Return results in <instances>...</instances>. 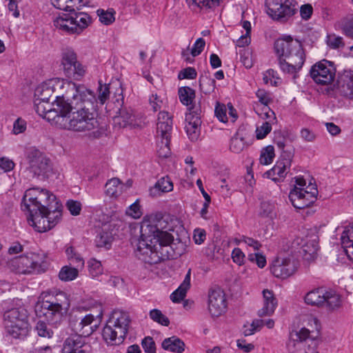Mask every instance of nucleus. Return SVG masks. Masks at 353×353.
Here are the masks:
<instances>
[{
    "instance_id": "obj_1",
    "label": "nucleus",
    "mask_w": 353,
    "mask_h": 353,
    "mask_svg": "<svg viewBox=\"0 0 353 353\" xmlns=\"http://www.w3.org/2000/svg\"><path fill=\"white\" fill-rule=\"evenodd\" d=\"M274 50L279 56L280 68L283 72L294 74L303 67L305 56L299 41L293 40L290 36L279 39L274 43Z\"/></svg>"
},
{
    "instance_id": "obj_2",
    "label": "nucleus",
    "mask_w": 353,
    "mask_h": 353,
    "mask_svg": "<svg viewBox=\"0 0 353 353\" xmlns=\"http://www.w3.org/2000/svg\"><path fill=\"white\" fill-rule=\"evenodd\" d=\"M139 228L142 238L153 236L161 247H170L173 249V236L168 232L170 226L168 216L157 213L150 216H145L141 224H134V230Z\"/></svg>"
},
{
    "instance_id": "obj_3",
    "label": "nucleus",
    "mask_w": 353,
    "mask_h": 353,
    "mask_svg": "<svg viewBox=\"0 0 353 353\" xmlns=\"http://www.w3.org/2000/svg\"><path fill=\"white\" fill-rule=\"evenodd\" d=\"M57 120V128L79 132L95 130L99 125L94 110H74L70 113L63 112Z\"/></svg>"
},
{
    "instance_id": "obj_4",
    "label": "nucleus",
    "mask_w": 353,
    "mask_h": 353,
    "mask_svg": "<svg viewBox=\"0 0 353 353\" xmlns=\"http://www.w3.org/2000/svg\"><path fill=\"white\" fill-rule=\"evenodd\" d=\"M43 301L40 303L39 316H43L52 325L59 323L70 307V300L63 292L55 294H42Z\"/></svg>"
},
{
    "instance_id": "obj_5",
    "label": "nucleus",
    "mask_w": 353,
    "mask_h": 353,
    "mask_svg": "<svg viewBox=\"0 0 353 353\" xmlns=\"http://www.w3.org/2000/svg\"><path fill=\"white\" fill-rule=\"evenodd\" d=\"M61 97L63 107L67 108L65 113H70L73 110H95L96 96L83 85L73 83L70 90Z\"/></svg>"
},
{
    "instance_id": "obj_6",
    "label": "nucleus",
    "mask_w": 353,
    "mask_h": 353,
    "mask_svg": "<svg viewBox=\"0 0 353 353\" xmlns=\"http://www.w3.org/2000/svg\"><path fill=\"white\" fill-rule=\"evenodd\" d=\"M130 321L128 313L122 310L113 311L103 329V339L107 344H121L126 336Z\"/></svg>"
},
{
    "instance_id": "obj_7",
    "label": "nucleus",
    "mask_w": 353,
    "mask_h": 353,
    "mask_svg": "<svg viewBox=\"0 0 353 353\" xmlns=\"http://www.w3.org/2000/svg\"><path fill=\"white\" fill-rule=\"evenodd\" d=\"M319 332L303 327L290 332L287 348L290 353H318Z\"/></svg>"
},
{
    "instance_id": "obj_8",
    "label": "nucleus",
    "mask_w": 353,
    "mask_h": 353,
    "mask_svg": "<svg viewBox=\"0 0 353 353\" xmlns=\"http://www.w3.org/2000/svg\"><path fill=\"white\" fill-rule=\"evenodd\" d=\"M67 11L70 13L63 14L53 21L54 27L62 33L79 34L91 23V18L87 13L78 12L75 8Z\"/></svg>"
},
{
    "instance_id": "obj_9",
    "label": "nucleus",
    "mask_w": 353,
    "mask_h": 353,
    "mask_svg": "<svg viewBox=\"0 0 353 353\" xmlns=\"http://www.w3.org/2000/svg\"><path fill=\"white\" fill-rule=\"evenodd\" d=\"M55 200L56 196L48 190L32 188L25 192L21 208L23 210L32 212L45 210Z\"/></svg>"
},
{
    "instance_id": "obj_10",
    "label": "nucleus",
    "mask_w": 353,
    "mask_h": 353,
    "mask_svg": "<svg viewBox=\"0 0 353 353\" xmlns=\"http://www.w3.org/2000/svg\"><path fill=\"white\" fill-rule=\"evenodd\" d=\"M27 313L23 308H12L3 314L4 327L8 334L14 339L26 336L28 332Z\"/></svg>"
},
{
    "instance_id": "obj_11",
    "label": "nucleus",
    "mask_w": 353,
    "mask_h": 353,
    "mask_svg": "<svg viewBox=\"0 0 353 353\" xmlns=\"http://www.w3.org/2000/svg\"><path fill=\"white\" fill-rule=\"evenodd\" d=\"M296 183L300 187H295L289 194V199L296 209H304L310 206L316 199L318 190L315 185H310V191L303 188L305 185V180L303 177H296Z\"/></svg>"
},
{
    "instance_id": "obj_12",
    "label": "nucleus",
    "mask_w": 353,
    "mask_h": 353,
    "mask_svg": "<svg viewBox=\"0 0 353 353\" xmlns=\"http://www.w3.org/2000/svg\"><path fill=\"white\" fill-rule=\"evenodd\" d=\"M34 108L40 117L47 119L56 127L58 118H61L63 112L65 111L63 109H67L63 107L61 96L55 97V99L52 103L34 99Z\"/></svg>"
},
{
    "instance_id": "obj_13",
    "label": "nucleus",
    "mask_w": 353,
    "mask_h": 353,
    "mask_svg": "<svg viewBox=\"0 0 353 353\" xmlns=\"http://www.w3.org/2000/svg\"><path fill=\"white\" fill-rule=\"evenodd\" d=\"M28 169L36 176L48 177L52 171L50 160L39 150L31 148L27 151Z\"/></svg>"
},
{
    "instance_id": "obj_14",
    "label": "nucleus",
    "mask_w": 353,
    "mask_h": 353,
    "mask_svg": "<svg viewBox=\"0 0 353 353\" xmlns=\"http://www.w3.org/2000/svg\"><path fill=\"white\" fill-rule=\"evenodd\" d=\"M267 13L275 20L287 19L296 10L297 3L294 0H267Z\"/></svg>"
},
{
    "instance_id": "obj_15",
    "label": "nucleus",
    "mask_w": 353,
    "mask_h": 353,
    "mask_svg": "<svg viewBox=\"0 0 353 353\" xmlns=\"http://www.w3.org/2000/svg\"><path fill=\"white\" fill-rule=\"evenodd\" d=\"M102 310H99V313L94 316L92 314H88L83 317L77 318L76 316H72L70 321V325L72 327L74 332L76 333L75 335H79L81 337L90 336L97 327L95 324H92L94 321L99 323L102 318Z\"/></svg>"
},
{
    "instance_id": "obj_16",
    "label": "nucleus",
    "mask_w": 353,
    "mask_h": 353,
    "mask_svg": "<svg viewBox=\"0 0 353 353\" xmlns=\"http://www.w3.org/2000/svg\"><path fill=\"white\" fill-rule=\"evenodd\" d=\"M310 76L318 84L329 85L335 79L336 68L333 63L324 59L312 65Z\"/></svg>"
},
{
    "instance_id": "obj_17",
    "label": "nucleus",
    "mask_w": 353,
    "mask_h": 353,
    "mask_svg": "<svg viewBox=\"0 0 353 353\" xmlns=\"http://www.w3.org/2000/svg\"><path fill=\"white\" fill-rule=\"evenodd\" d=\"M61 63L68 78L79 80L85 73L84 67L77 61V54L72 49L67 48L63 51Z\"/></svg>"
},
{
    "instance_id": "obj_18",
    "label": "nucleus",
    "mask_w": 353,
    "mask_h": 353,
    "mask_svg": "<svg viewBox=\"0 0 353 353\" xmlns=\"http://www.w3.org/2000/svg\"><path fill=\"white\" fill-rule=\"evenodd\" d=\"M100 221H102L101 230L99 232H98V234L96 236V245L99 248L104 247L109 249L111 246L113 236L118 230L120 221L114 219H110L108 216H103Z\"/></svg>"
},
{
    "instance_id": "obj_19",
    "label": "nucleus",
    "mask_w": 353,
    "mask_h": 353,
    "mask_svg": "<svg viewBox=\"0 0 353 353\" xmlns=\"http://www.w3.org/2000/svg\"><path fill=\"white\" fill-rule=\"evenodd\" d=\"M202 110L200 104H194L188 108V112L185 115V129L189 139L196 141L200 135L201 124Z\"/></svg>"
},
{
    "instance_id": "obj_20",
    "label": "nucleus",
    "mask_w": 353,
    "mask_h": 353,
    "mask_svg": "<svg viewBox=\"0 0 353 353\" xmlns=\"http://www.w3.org/2000/svg\"><path fill=\"white\" fill-rule=\"evenodd\" d=\"M39 255L30 254L23 255L12 259L8 263L9 268L19 274H30L37 270L40 266V261L38 260Z\"/></svg>"
},
{
    "instance_id": "obj_21",
    "label": "nucleus",
    "mask_w": 353,
    "mask_h": 353,
    "mask_svg": "<svg viewBox=\"0 0 353 353\" xmlns=\"http://www.w3.org/2000/svg\"><path fill=\"white\" fill-rule=\"evenodd\" d=\"M293 156L292 152L283 151L274 166L265 172L267 177L275 182L283 181L290 170Z\"/></svg>"
},
{
    "instance_id": "obj_22",
    "label": "nucleus",
    "mask_w": 353,
    "mask_h": 353,
    "mask_svg": "<svg viewBox=\"0 0 353 353\" xmlns=\"http://www.w3.org/2000/svg\"><path fill=\"white\" fill-rule=\"evenodd\" d=\"M298 261L293 258L278 257L273 261L270 270L274 276L286 279L294 274L298 268Z\"/></svg>"
},
{
    "instance_id": "obj_23",
    "label": "nucleus",
    "mask_w": 353,
    "mask_h": 353,
    "mask_svg": "<svg viewBox=\"0 0 353 353\" xmlns=\"http://www.w3.org/2000/svg\"><path fill=\"white\" fill-rule=\"evenodd\" d=\"M227 307L225 294L219 288L210 290L208 294V310L213 316H219Z\"/></svg>"
},
{
    "instance_id": "obj_24",
    "label": "nucleus",
    "mask_w": 353,
    "mask_h": 353,
    "mask_svg": "<svg viewBox=\"0 0 353 353\" xmlns=\"http://www.w3.org/2000/svg\"><path fill=\"white\" fill-rule=\"evenodd\" d=\"M62 353H91V348L83 337L72 335L64 341Z\"/></svg>"
},
{
    "instance_id": "obj_25",
    "label": "nucleus",
    "mask_w": 353,
    "mask_h": 353,
    "mask_svg": "<svg viewBox=\"0 0 353 353\" xmlns=\"http://www.w3.org/2000/svg\"><path fill=\"white\" fill-rule=\"evenodd\" d=\"M337 83L341 95L349 99L353 98V70H344L339 73Z\"/></svg>"
},
{
    "instance_id": "obj_26",
    "label": "nucleus",
    "mask_w": 353,
    "mask_h": 353,
    "mask_svg": "<svg viewBox=\"0 0 353 353\" xmlns=\"http://www.w3.org/2000/svg\"><path fill=\"white\" fill-rule=\"evenodd\" d=\"M28 212L30 213V217L28 219V223L37 232H44L52 228L45 213V210Z\"/></svg>"
},
{
    "instance_id": "obj_27",
    "label": "nucleus",
    "mask_w": 353,
    "mask_h": 353,
    "mask_svg": "<svg viewBox=\"0 0 353 353\" xmlns=\"http://www.w3.org/2000/svg\"><path fill=\"white\" fill-rule=\"evenodd\" d=\"M127 190H130V186L127 185L118 178H112L105 184L104 194L110 199L116 200Z\"/></svg>"
},
{
    "instance_id": "obj_28",
    "label": "nucleus",
    "mask_w": 353,
    "mask_h": 353,
    "mask_svg": "<svg viewBox=\"0 0 353 353\" xmlns=\"http://www.w3.org/2000/svg\"><path fill=\"white\" fill-rule=\"evenodd\" d=\"M263 306L259 310L258 314L260 316H270L274 313L277 306L276 299L273 292L269 290H264L263 291Z\"/></svg>"
},
{
    "instance_id": "obj_29",
    "label": "nucleus",
    "mask_w": 353,
    "mask_h": 353,
    "mask_svg": "<svg viewBox=\"0 0 353 353\" xmlns=\"http://www.w3.org/2000/svg\"><path fill=\"white\" fill-rule=\"evenodd\" d=\"M341 241L346 255L353 262V223L344 228Z\"/></svg>"
},
{
    "instance_id": "obj_30",
    "label": "nucleus",
    "mask_w": 353,
    "mask_h": 353,
    "mask_svg": "<svg viewBox=\"0 0 353 353\" xmlns=\"http://www.w3.org/2000/svg\"><path fill=\"white\" fill-rule=\"evenodd\" d=\"M326 290L319 288L308 292L304 298L305 303L310 305L323 306L325 303V295Z\"/></svg>"
},
{
    "instance_id": "obj_31",
    "label": "nucleus",
    "mask_w": 353,
    "mask_h": 353,
    "mask_svg": "<svg viewBox=\"0 0 353 353\" xmlns=\"http://www.w3.org/2000/svg\"><path fill=\"white\" fill-rule=\"evenodd\" d=\"M157 152L159 157L165 159L170 157L171 150L170 148V134H164L157 133Z\"/></svg>"
},
{
    "instance_id": "obj_32",
    "label": "nucleus",
    "mask_w": 353,
    "mask_h": 353,
    "mask_svg": "<svg viewBox=\"0 0 353 353\" xmlns=\"http://www.w3.org/2000/svg\"><path fill=\"white\" fill-rule=\"evenodd\" d=\"M191 269H189L179 287L170 295L174 303L181 302L185 296L187 291L190 288Z\"/></svg>"
},
{
    "instance_id": "obj_33",
    "label": "nucleus",
    "mask_w": 353,
    "mask_h": 353,
    "mask_svg": "<svg viewBox=\"0 0 353 353\" xmlns=\"http://www.w3.org/2000/svg\"><path fill=\"white\" fill-rule=\"evenodd\" d=\"M62 205L55 200L45 209V213L50 221L52 228L54 227L61 219Z\"/></svg>"
},
{
    "instance_id": "obj_34",
    "label": "nucleus",
    "mask_w": 353,
    "mask_h": 353,
    "mask_svg": "<svg viewBox=\"0 0 353 353\" xmlns=\"http://www.w3.org/2000/svg\"><path fill=\"white\" fill-rule=\"evenodd\" d=\"M172 129V119L168 112H160L158 114L157 133L170 134Z\"/></svg>"
},
{
    "instance_id": "obj_35",
    "label": "nucleus",
    "mask_w": 353,
    "mask_h": 353,
    "mask_svg": "<svg viewBox=\"0 0 353 353\" xmlns=\"http://www.w3.org/2000/svg\"><path fill=\"white\" fill-rule=\"evenodd\" d=\"M161 347L165 350L182 353L185 350V343L179 337L173 336L165 339L161 343Z\"/></svg>"
},
{
    "instance_id": "obj_36",
    "label": "nucleus",
    "mask_w": 353,
    "mask_h": 353,
    "mask_svg": "<svg viewBox=\"0 0 353 353\" xmlns=\"http://www.w3.org/2000/svg\"><path fill=\"white\" fill-rule=\"evenodd\" d=\"M319 245L316 239L306 241L301 248L300 253L306 261L314 260L317 255Z\"/></svg>"
},
{
    "instance_id": "obj_37",
    "label": "nucleus",
    "mask_w": 353,
    "mask_h": 353,
    "mask_svg": "<svg viewBox=\"0 0 353 353\" xmlns=\"http://www.w3.org/2000/svg\"><path fill=\"white\" fill-rule=\"evenodd\" d=\"M173 190V184L168 176L162 177L156 183L154 186L150 190V194L152 196H157L161 193L168 192Z\"/></svg>"
},
{
    "instance_id": "obj_38",
    "label": "nucleus",
    "mask_w": 353,
    "mask_h": 353,
    "mask_svg": "<svg viewBox=\"0 0 353 353\" xmlns=\"http://www.w3.org/2000/svg\"><path fill=\"white\" fill-rule=\"evenodd\" d=\"M151 59H148V53L145 50H141L139 52L138 55V62L143 65L142 68V74L143 77L148 81L150 83L153 84V78L148 73L150 69L151 68Z\"/></svg>"
},
{
    "instance_id": "obj_39",
    "label": "nucleus",
    "mask_w": 353,
    "mask_h": 353,
    "mask_svg": "<svg viewBox=\"0 0 353 353\" xmlns=\"http://www.w3.org/2000/svg\"><path fill=\"white\" fill-rule=\"evenodd\" d=\"M221 0H186L189 7L193 10L210 9L218 6Z\"/></svg>"
},
{
    "instance_id": "obj_40",
    "label": "nucleus",
    "mask_w": 353,
    "mask_h": 353,
    "mask_svg": "<svg viewBox=\"0 0 353 353\" xmlns=\"http://www.w3.org/2000/svg\"><path fill=\"white\" fill-rule=\"evenodd\" d=\"M54 91L52 88L47 84L42 83L37 86L34 92V99L39 100L41 101L50 102Z\"/></svg>"
},
{
    "instance_id": "obj_41",
    "label": "nucleus",
    "mask_w": 353,
    "mask_h": 353,
    "mask_svg": "<svg viewBox=\"0 0 353 353\" xmlns=\"http://www.w3.org/2000/svg\"><path fill=\"white\" fill-rule=\"evenodd\" d=\"M65 254L71 265L80 268L84 266L83 257L76 251L74 247L67 245L65 248Z\"/></svg>"
},
{
    "instance_id": "obj_42",
    "label": "nucleus",
    "mask_w": 353,
    "mask_h": 353,
    "mask_svg": "<svg viewBox=\"0 0 353 353\" xmlns=\"http://www.w3.org/2000/svg\"><path fill=\"white\" fill-rule=\"evenodd\" d=\"M324 298L325 303L323 306H325L330 310H334L341 305V297L335 291L326 290Z\"/></svg>"
},
{
    "instance_id": "obj_43",
    "label": "nucleus",
    "mask_w": 353,
    "mask_h": 353,
    "mask_svg": "<svg viewBox=\"0 0 353 353\" xmlns=\"http://www.w3.org/2000/svg\"><path fill=\"white\" fill-rule=\"evenodd\" d=\"M79 268L75 266L65 265L61 269L59 273V278L63 281H72L78 276Z\"/></svg>"
},
{
    "instance_id": "obj_44",
    "label": "nucleus",
    "mask_w": 353,
    "mask_h": 353,
    "mask_svg": "<svg viewBox=\"0 0 353 353\" xmlns=\"http://www.w3.org/2000/svg\"><path fill=\"white\" fill-rule=\"evenodd\" d=\"M246 144L244 139L236 132L230 139V150L235 154H239L245 148Z\"/></svg>"
},
{
    "instance_id": "obj_45",
    "label": "nucleus",
    "mask_w": 353,
    "mask_h": 353,
    "mask_svg": "<svg viewBox=\"0 0 353 353\" xmlns=\"http://www.w3.org/2000/svg\"><path fill=\"white\" fill-rule=\"evenodd\" d=\"M179 96L181 102L188 106L195 97V91L190 87H183L179 90Z\"/></svg>"
},
{
    "instance_id": "obj_46",
    "label": "nucleus",
    "mask_w": 353,
    "mask_h": 353,
    "mask_svg": "<svg viewBox=\"0 0 353 353\" xmlns=\"http://www.w3.org/2000/svg\"><path fill=\"white\" fill-rule=\"evenodd\" d=\"M97 97L96 101V108L97 104L103 105L110 98V87L108 84H102L101 81L99 82V86L97 88Z\"/></svg>"
},
{
    "instance_id": "obj_47",
    "label": "nucleus",
    "mask_w": 353,
    "mask_h": 353,
    "mask_svg": "<svg viewBox=\"0 0 353 353\" xmlns=\"http://www.w3.org/2000/svg\"><path fill=\"white\" fill-rule=\"evenodd\" d=\"M97 12L100 22L105 26L112 24L115 20L116 12L112 8L107 10L99 9Z\"/></svg>"
},
{
    "instance_id": "obj_48",
    "label": "nucleus",
    "mask_w": 353,
    "mask_h": 353,
    "mask_svg": "<svg viewBox=\"0 0 353 353\" xmlns=\"http://www.w3.org/2000/svg\"><path fill=\"white\" fill-rule=\"evenodd\" d=\"M150 317L154 322H157L162 325L168 326L170 324L169 319L165 316L161 310L158 309H153L150 310Z\"/></svg>"
},
{
    "instance_id": "obj_49",
    "label": "nucleus",
    "mask_w": 353,
    "mask_h": 353,
    "mask_svg": "<svg viewBox=\"0 0 353 353\" xmlns=\"http://www.w3.org/2000/svg\"><path fill=\"white\" fill-rule=\"evenodd\" d=\"M341 28L345 35L353 37V14L341 20Z\"/></svg>"
},
{
    "instance_id": "obj_50",
    "label": "nucleus",
    "mask_w": 353,
    "mask_h": 353,
    "mask_svg": "<svg viewBox=\"0 0 353 353\" xmlns=\"http://www.w3.org/2000/svg\"><path fill=\"white\" fill-rule=\"evenodd\" d=\"M326 42L327 46L332 49L343 48L345 46L343 37L335 34H328Z\"/></svg>"
},
{
    "instance_id": "obj_51",
    "label": "nucleus",
    "mask_w": 353,
    "mask_h": 353,
    "mask_svg": "<svg viewBox=\"0 0 353 353\" xmlns=\"http://www.w3.org/2000/svg\"><path fill=\"white\" fill-rule=\"evenodd\" d=\"M274 157V148L272 145H268L262 151L259 161L263 165H268L272 163Z\"/></svg>"
},
{
    "instance_id": "obj_52",
    "label": "nucleus",
    "mask_w": 353,
    "mask_h": 353,
    "mask_svg": "<svg viewBox=\"0 0 353 353\" xmlns=\"http://www.w3.org/2000/svg\"><path fill=\"white\" fill-rule=\"evenodd\" d=\"M88 270L92 277H96L103 272V268L99 261L91 259L88 262Z\"/></svg>"
},
{
    "instance_id": "obj_53",
    "label": "nucleus",
    "mask_w": 353,
    "mask_h": 353,
    "mask_svg": "<svg viewBox=\"0 0 353 353\" xmlns=\"http://www.w3.org/2000/svg\"><path fill=\"white\" fill-rule=\"evenodd\" d=\"M228 104L225 105L223 103H221L217 102L214 109V114L216 117L223 123H226L228 121Z\"/></svg>"
},
{
    "instance_id": "obj_54",
    "label": "nucleus",
    "mask_w": 353,
    "mask_h": 353,
    "mask_svg": "<svg viewBox=\"0 0 353 353\" xmlns=\"http://www.w3.org/2000/svg\"><path fill=\"white\" fill-rule=\"evenodd\" d=\"M36 330L39 336L45 338H51L53 332L51 328L43 321H39L36 325Z\"/></svg>"
},
{
    "instance_id": "obj_55",
    "label": "nucleus",
    "mask_w": 353,
    "mask_h": 353,
    "mask_svg": "<svg viewBox=\"0 0 353 353\" xmlns=\"http://www.w3.org/2000/svg\"><path fill=\"white\" fill-rule=\"evenodd\" d=\"M272 130L270 121L263 123L262 125L257 127L256 130V137L257 139H262L268 134Z\"/></svg>"
},
{
    "instance_id": "obj_56",
    "label": "nucleus",
    "mask_w": 353,
    "mask_h": 353,
    "mask_svg": "<svg viewBox=\"0 0 353 353\" xmlns=\"http://www.w3.org/2000/svg\"><path fill=\"white\" fill-rule=\"evenodd\" d=\"M141 345L146 353H157L156 345L151 336L145 337L141 341Z\"/></svg>"
},
{
    "instance_id": "obj_57",
    "label": "nucleus",
    "mask_w": 353,
    "mask_h": 353,
    "mask_svg": "<svg viewBox=\"0 0 353 353\" xmlns=\"http://www.w3.org/2000/svg\"><path fill=\"white\" fill-rule=\"evenodd\" d=\"M250 261L256 263L259 268H263L266 265L265 257L260 253H252L248 255Z\"/></svg>"
},
{
    "instance_id": "obj_58",
    "label": "nucleus",
    "mask_w": 353,
    "mask_h": 353,
    "mask_svg": "<svg viewBox=\"0 0 353 353\" xmlns=\"http://www.w3.org/2000/svg\"><path fill=\"white\" fill-rule=\"evenodd\" d=\"M205 46V41L203 38L197 39L191 49V51H190L191 55L193 57H195L199 55L203 50Z\"/></svg>"
},
{
    "instance_id": "obj_59",
    "label": "nucleus",
    "mask_w": 353,
    "mask_h": 353,
    "mask_svg": "<svg viewBox=\"0 0 353 353\" xmlns=\"http://www.w3.org/2000/svg\"><path fill=\"white\" fill-rule=\"evenodd\" d=\"M256 113L260 116L262 119H268L271 123L272 121L276 120V115L273 110H272L268 106H263L261 112L256 111Z\"/></svg>"
},
{
    "instance_id": "obj_60",
    "label": "nucleus",
    "mask_w": 353,
    "mask_h": 353,
    "mask_svg": "<svg viewBox=\"0 0 353 353\" xmlns=\"http://www.w3.org/2000/svg\"><path fill=\"white\" fill-rule=\"evenodd\" d=\"M256 95L259 99V102L264 105V106H268V105L272 101L270 93L265 90L259 89L256 92Z\"/></svg>"
},
{
    "instance_id": "obj_61",
    "label": "nucleus",
    "mask_w": 353,
    "mask_h": 353,
    "mask_svg": "<svg viewBox=\"0 0 353 353\" xmlns=\"http://www.w3.org/2000/svg\"><path fill=\"white\" fill-rule=\"evenodd\" d=\"M301 138L306 142H314L316 139V133L307 128H302L300 131Z\"/></svg>"
},
{
    "instance_id": "obj_62",
    "label": "nucleus",
    "mask_w": 353,
    "mask_h": 353,
    "mask_svg": "<svg viewBox=\"0 0 353 353\" xmlns=\"http://www.w3.org/2000/svg\"><path fill=\"white\" fill-rule=\"evenodd\" d=\"M66 207L71 213V214H72L73 216L79 215L81 210V204L79 201H68L66 203Z\"/></svg>"
},
{
    "instance_id": "obj_63",
    "label": "nucleus",
    "mask_w": 353,
    "mask_h": 353,
    "mask_svg": "<svg viewBox=\"0 0 353 353\" xmlns=\"http://www.w3.org/2000/svg\"><path fill=\"white\" fill-rule=\"evenodd\" d=\"M147 118L142 112H137L134 114V128L141 129L147 124Z\"/></svg>"
},
{
    "instance_id": "obj_64",
    "label": "nucleus",
    "mask_w": 353,
    "mask_h": 353,
    "mask_svg": "<svg viewBox=\"0 0 353 353\" xmlns=\"http://www.w3.org/2000/svg\"><path fill=\"white\" fill-rule=\"evenodd\" d=\"M14 167V163L6 157L0 159V172H7L12 170Z\"/></svg>"
}]
</instances>
